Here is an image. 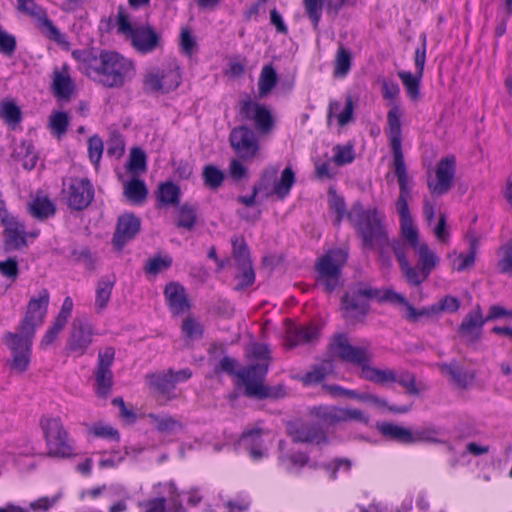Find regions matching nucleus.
I'll return each instance as SVG.
<instances>
[{
	"label": "nucleus",
	"instance_id": "50",
	"mask_svg": "<svg viewBox=\"0 0 512 512\" xmlns=\"http://www.w3.org/2000/svg\"><path fill=\"white\" fill-rule=\"evenodd\" d=\"M112 379V372L95 371V391L98 397H107L112 387Z\"/></svg>",
	"mask_w": 512,
	"mask_h": 512
},
{
	"label": "nucleus",
	"instance_id": "32",
	"mask_svg": "<svg viewBox=\"0 0 512 512\" xmlns=\"http://www.w3.org/2000/svg\"><path fill=\"white\" fill-rule=\"evenodd\" d=\"M149 423L160 433H173L181 428L179 420L167 414H153L147 416Z\"/></svg>",
	"mask_w": 512,
	"mask_h": 512
},
{
	"label": "nucleus",
	"instance_id": "25",
	"mask_svg": "<svg viewBox=\"0 0 512 512\" xmlns=\"http://www.w3.org/2000/svg\"><path fill=\"white\" fill-rule=\"evenodd\" d=\"M306 13L311 20L315 30L318 29L321 18V8L324 6L328 13H336L344 4L345 0H303Z\"/></svg>",
	"mask_w": 512,
	"mask_h": 512
},
{
	"label": "nucleus",
	"instance_id": "11",
	"mask_svg": "<svg viewBox=\"0 0 512 512\" xmlns=\"http://www.w3.org/2000/svg\"><path fill=\"white\" fill-rule=\"evenodd\" d=\"M153 492L157 497L139 502L138 506L143 512H183L173 482L158 483L153 486Z\"/></svg>",
	"mask_w": 512,
	"mask_h": 512
},
{
	"label": "nucleus",
	"instance_id": "58",
	"mask_svg": "<svg viewBox=\"0 0 512 512\" xmlns=\"http://www.w3.org/2000/svg\"><path fill=\"white\" fill-rule=\"evenodd\" d=\"M49 126L54 134L61 136L67 130L68 116L64 112H55L50 116Z\"/></svg>",
	"mask_w": 512,
	"mask_h": 512
},
{
	"label": "nucleus",
	"instance_id": "49",
	"mask_svg": "<svg viewBox=\"0 0 512 512\" xmlns=\"http://www.w3.org/2000/svg\"><path fill=\"white\" fill-rule=\"evenodd\" d=\"M87 431L89 434L95 437L104 438L112 441H119L120 438L119 432L115 428L102 422L90 425Z\"/></svg>",
	"mask_w": 512,
	"mask_h": 512
},
{
	"label": "nucleus",
	"instance_id": "31",
	"mask_svg": "<svg viewBox=\"0 0 512 512\" xmlns=\"http://www.w3.org/2000/svg\"><path fill=\"white\" fill-rule=\"evenodd\" d=\"M379 432L392 440L403 444H411V429L402 427L397 424L382 422L377 425Z\"/></svg>",
	"mask_w": 512,
	"mask_h": 512
},
{
	"label": "nucleus",
	"instance_id": "4",
	"mask_svg": "<svg viewBox=\"0 0 512 512\" xmlns=\"http://www.w3.org/2000/svg\"><path fill=\"white\" fill-rule=\"evenodd\" d=\"M372 298H382L391 303L398 304L402 307L404 313L410 305L400 293L386 290L383 295H380L378 290L372 289L368 285L360 284L343 297L342 307L349 317L364 315L368 308V300Z\"/></svg>",
	"mask_w": 512,
	"mask_h": 512
},
{
	"label": "nucleus",
	"instance_id": "43",
	"mask_svg": "<svg viewBox=\"0 0 512 512\" xmlns=\"http://www.w3.org/2000/svg\"><path fill=\"white\" fill-rule=\"evenodd\" d=\"M233 247V258L237 265L244 266L251 264L249 250L243 237H234L231 241Z\"/></svg>",
	"mask_w": 512,
	"mask_h": 512
},
{
	"label": "nucleus",
	"instance_id": "21",
	"mask_svg": "<svg viewBox=\"0 0 512 512\" xmlns=\"http://www.w3.org/2000/svg\"><path fill=\"white\" fill-rule=\"evenodd\" d=\"M488 322L482 314L480 305H476L463 318L458 328V334L468 343L479 340L484 324Z\"/></svg>",
	"mask_w": 512,
	"mask_h": 512
},
{
	"label": "nucleus",
	"instance_id": "57",
	"mask_svg": "<svg viewBox=\"0 0 512 512\" xmlns=\"http://www.w3.org/2000/svg\"><path fill=\"white\" fill-rule=\"evenodd\" d=\"M356 421L363 424H368L369 416L357 408H340V422Z\"/></svg>",
	"mask_w": 512,
	"mask_h": 512
},
{
	"label": "nucleus",
	"instance_id": "23",
	"mask_svg": "<svg viewBox=\"0 0 512 512\" xmlns=\"http://www.w3.org/2000/svg\"><path fill=\"white\" fill-rule=\"evenodd\" d=\"M139 229L140 220L137 217L132 214L120 216L113 236V245L120 250L128 241L136 236Z\"/></svg>",
	"mask_w": 512,
	"mask_h": 512
},
{
	"label": "nucleus",
	"instance_id": "29",
	"mask_svg": "<svg viewBox=\"0 0 512 512\" xmlns=\"http://www.w3.org/2000/svg\"><path fill=\"white\" fill-rule=\"evenodd\" d=\"M358 402L364 403L381 412L389 410L393 413L403 414L410 410V406L389 405L385 398L373 394L367 390H362L360 400H358Z\"/></svg>",
	"mask_w": 512,
	"mask_h": 512
},
{
	"label": "nucleus",
	"instance_id": "28",
	"mask_svg": "<svg viewBox=\"0 0 512 512\" xmlns=\"http://www.w3.org/2000/svg\"><path fill=\"white\" fill-rule=\"evenodd\" d=\"M167 304L173 314L184 313L189 308L184 288L177 283H169L164 289Z\"/></svg>",
	"mask_w": 512,
	"mask_h": 512
},
{
	"label": "nucleus",
	"instance_id": "35",
	"mask_svg": "<svg viewBox=\"0 0 512 512\" xmlns=\"http://www.w3.org/2000/svg\"><path fill=\"white\" fill-rule=\"evenodd\" d=\"M28 208L30 214L39 220L47 219L55 213V206L47 197H36L29 203Z\"/></svg>",
	"mask_w": 512,
	"mask_h": 512
},
{
	"label": "nucleus",
	"instance_id": "64",
	"mask_svg": "<svg viewBox=\"0 0 512 512\" xmlns=\"http://www.w3.org/2000/svg\"><path fill=\"white\" fill-rule=\"evenodd\" d=\"M114 349L111 347L105 348L98 354V364L96 371L111 372L110 367L114 360Z\"/></svg>",
	"mask_w": 512,
	"mask_h": 512
},
{
	"label": "nucleus",
	"instance_id": "9",
	"mask_svg": "<svg viewBox=\"0 0 512 512\" xmlns=\"http://www.w3.org/2000/svg\"><path fill=\"white\" fill-rule=\"evenodd\" d=\"M347 251L342 248L330 250L316 263L317 282L326 292L333 291L339 284L341 269L347 261Z\"/></svg>",
	"mask_w": 512,
	"mask_h": 512
},
{
	"label": "nucleus",
	"instance_id": "36",
	"mask_svg": "<svg viewBox=\"0 0 512 512\" xmlns=\"http://www.w3.org/2000/svg\"><path fill=\"white\" fill-rule=\"evenodd\" d=\"M147 379L149 385L161 394H169L175 388L172 370L151 374Z\"/></svg>",
	"mask_w": 512,
	"mask_h": 512
},
{
	"label": "nucleus",
	"instance_id": "22",
	"mask_svg": "<svg viewBox=\"0 0 512 512\" xmlns=\"http://www.w3.org/2000/svg\"><path fill=\"white\" fill-rule=\"evenodd\" d=\"M4 226V245L6 250H17L26 245L27 233L23 225L11 215L5 214L2 217Z\"/></svg>",
	"mask_w": 512,
	"mask_h": 512
},
{
	"label": "nucleus",
	"instance_id": "24",
	"mask_svg": "<svg viewBox=\"0 0 512 512\" xmlns=\"http://www.w3.org/2000/svg\"><path fill=\"white\" fill-rule=\"evenodd\" d=\"M318 337V329L313 325L289 324L286 329L285 346L293 348L297 345L312 343Z\"/></svg>",
	"mask_w": 512,
	"mask_h": 512
},
{
	"label": "nucleus",
	"instance_id": "45",
	"mask_svg": "<svg viewBox=\"0 0 512 512\" xmlns=\"http://www.w3.org/2000/svg\"><path fill=\"white\" fill-rule=\"evenodd\" d=\"M331 372L332 366L329 362L320 366H315L302 377V382L305 385L318 384L323 381Z\"/></svg>",
	"mask_w": 512,
	"mask_h": 512
},
{
	"label": "nucleus",
	"instance_id": "53",
	"mask_svg": "<svg viewBox=\"0 0 512 512\" xmlns=\"http://www.w3.org/2000/svg\"><path fill=\"white\" fill-rule=\"evenodd\" d=\"M183 335L190 340L201 338L203 333L202 325L192 317H186L181 326Z\"/></svg>",
	"mask_w": 512,
	"mask_h": 512
},
{
	"label": "nucleus",
	"instance_id": "62",
	"mask_svg": "<svg viewBox=\"0 0 512 512\" xmlns=\"http://www.w3.org/2000/svg\"><path fill=\"white\" fill-rule=\"evenodd\" d=\"M205 184L210 188H217L223 181V173L214 166H206L203 170Z\"/></svg>",
	"mask_w": 512,
	"mask_h": 512
},
{
	"label": "nucleus",
	"instance_id": "2",
	"mask_svg": "<svg viewBox=\"0 0 512 512\" xmlns=\"http://www.w3.org/2000/svg\"><path fill=\"white\" fill-rule=\"evenodd\" d=\"M86 60L88 76L107 88H120L135 75L133 62L114 51H102Z\"/></svg>",
	"mask_w": 512,
	"mask_h": 512
},
{
	"label": "nucleus",
	"instance_id": "17",
	"mask_svg": "<svg viewBox=\"0 0 512 512\" xmlns=\"http://www.w3.org/2000/svg\"><path fill=\"white\" fill-rule=\"evenodd\" d=\"M332 353L341 360L357 365L363 369L372 357L367 347L353 346L345 336H338L331 344Z\"/></svg>",
	"mask_w": 512,
	"mask_h": 512
},
{
	"label": "nucleus",
	"instance_id": "38",
	"mask_svg": "<svg viewBox=\"0 0 512 512\" xmlns=\"http://www.w3.org/2000/svg\"><path fill=\"white\" fill-rule=\"evenodd\" d=\"M72 88L70 76L65 69L54 72L53 89L57 97L68 98L72 93Z\"/></svg>",
	"mask_w": 512,
	"mask_h": 512
},
{
	"label": "nucleus",
	"instance_id": "48",
	"mask_svg": "<svg viewBox=\"0 0 512 512\" xmlns=\"http://www.w3.org/2000/svg\"><path fill=\"white\" fill-rule=\"evenodd\" d=\"M294 182V172L290 167H286L281 174L280 180L275 184L274 193L279 198H284L289 193Z\"/></svg>",
	"mask_w": 512,
	"mask_h": 512
},
{
	"label": "nucleus",
	"instance_id": "59",
	"mask_svg": "<svg viewBox=\"0 0 512 512\" xmlns=\"http://www.w3.org/2000/svg\"><path fill=\"white\" fill-rule=\"evenodd\" d=\"M128 169L133 172H143L146 169V157L139 148H133L130 153Z\"/></svg>",
	"mask_w": 512,
	"mask_h": 512
},
{
	"label": "nucleus",
	"instance_id": "37",
	"mask_svg": "<svg viewBox=\"0 0 512 512\" xmlns=\"http://www.w3.org/2000/svg\"><path fill=\"white\" fill-rule=\"evenodd\" d=\"M124 195L134 204L142 203L147 196V189L143 181L132 179L124 183Z\"/></svg>",
	"mask_w": 512,
	"mask_h": 512
},
{
	"label": "nucleus",
	"instance_id": "27",
	"mask_svg": "<svg viewBox=\"0 0 512 512\" xmlns=\"http://www.w3.org/2000/svg\"><path fill=\"white\" fill-rule=\"evenodd\" d=\"M439 368L441 373L448 377L449 381L453 385L461 389L469 387L475 379V375L472 371L465 370L454 362L450 364H441Z\"/></svg>",
	"mask_w": 512,
	"mask_h": 512
},
{
	"label": "nucleus",
	"instance_id": "12",
	"mask_svg": "<svg viewBox=\"0 0 512 512\" xmlns=\"http://www.w3.org/2000/svg\"><path fill=\"white\" fill-rule=\"evenodd\" d=\"M95 334L94 326L86 317L74 318L69 329L66 351L75 357L83 356L93 343Z\"/></svg>",
	"mask_w": 512,
	"mask_h": 512
},
{
	"label": "nucleus",
	"instance_id": "41",
	"mask_svg": "<svg viewBox=\"0 0 512 512\" xmlns=\"http://www.w3.org/2000/svg\"><path fill=\"white\" fill-rule=\"evenodd\" d=\"M63 496H64L63 489H58L51 496H42V497H39L38 499L30 502L29 510H31L33 512L48 511L49 509H51L55 505H57L61 501Z\"/></svg>",
	"mask_w": 512,
	"mask_h": 512
},
{
	"label": "nucleus",
	"instance_id": "46",
	"mask_svg": "<svg viewBox=\"0 0 512 512\" xmlns=\"http://www.w3.org/2000/svg\"><path fill=\"white\" fill-rule=\"evenodd\" d=\"M312 414L325 424L340 422V407L319 406L312 409Z\"/></svg>",
	"mask_w": 512,
	"mask_h": 512
},
{
	"label": "nucleus",
	"instance_id": "20",
	"mask_svg": "<svg viewBox=\"0 0 512 512\" xmlns=\"http://www.w3.org/2000/svg\"><path fill=\"white\" fill-rule=\"evenodd\" d=\"M19 11L29 15L37 21L38 27L42 33L52 40L61 42L63 40L62 34L48 19L47 14L43 8L38 6L34 0H17Z\"/></svg>",
	"mask_w": 512,
	"mask_h": 512
},
{
	"label": "nucleus",
	"instance_id": "30",
	"mask_svg": "<svg viewBox=\"0 0 512 512\" xmlns=\"http://www.w3.org/2000/svg\"><path fill=\"white\" fill-rule=\"evenodd\" d=\"M360 376L361 378L378 385L394 383V380L396 379L395 370L373 367L370 366L369 363L363 366V369L360 372Z\"/></svg>",
	"mask_w": 512,
	"mask_h": 512
},
{
	"label": "nucleus",
	"instance_id": "54",
	"mask_svg": "<svg viewBox=\"0 0 512 512\" xmlns=\"http://www.w3.org/2000/svg\"><path fill=\"white\" fill-rule=\"evenodd\" d=\"M239 272L236 274V289L242 290L246 287L252 285L255 280V273L252 268V264L239 266L238 267Z\"/></svg>",
	"mask_w": 512,
	"mask_h": 512
},
{
	"label": "nucleus",
	"instance_id": "7",
	"mask_svg": "<svg viewBox=\"0 0 512 512\" xmlns=\"http://www.w3.org/2000/svg\"><path fill=\"white\" fill-rule=\"evenodd\" d=\"M116 27L117 32L130 40L140 53H150L161 46L160 34L148 25H133L123 11L118 12Z\"/></svg>",
	"mask_w": 512,
	"mask_h": 512
},
{
	"label": "nucleus",
	"instance_id": "15",
	"mask_svg": "<svg viewBox=\"0 0 512 512\" xmlns=\"http://www.w3.org/2000/svg\"><path fill=\"white\" fill-rule=\"evenodd\" d=\"M62 193L69 207L81 210L93 199V188L84 178H68L63 182Z\"/></svg>",
	"mask_w": 512,
	"mask_h": 512
},
{
	"label": "nucleus",
	"instance_id": "42",
	"mask_svg": "<svg viewBox=\"0 0 512 512\" xmlns=\"http://www.w3.org/2000/svg\"><path fill=\"white\" fill-rule=\"evenodd\" d=\"M0 117L10 126H16L21 121L20 108L10 100H3L0 104Z\"/></svg>",
	"mask_w": 512,
	"mask_h": 512
},
{
	"label": "nucleus",
	"instance_id": "16",
	"mask_svg": "<svg viewBox=\"0 0 512 512\" xmlns=\"http://www.w3.org/2000/svg\"><path fill=\"white\" fill-rule=\"evenodd\" d=\"M426 62V36H422L421 47L415 50L414 64L415 73L412 74L408 71L398 72V76L406 90L409 98L416 100L419 96V85L423 76L424 66Z\"/></svg>",
	"mask_w": 512,
	"mask_h": 512
},
{
	"label": "nucleus",
	"instance_id": "61",
	"mask_svg": "<svg viewBox=\"0 0 512 512\" xmlns=\"http://www.w3.org/2000/svg\"><path fill=\"white\" fill-rule=\"evenodd\" d=\"M395 378L394 382L399 383L403 388H405L407 393L414 395L419 393V389L415 385V377L411 373L406 371H395Z\"/></svg>",
	"mask_w": 512,
	"mask_h": 512
},
{
	"label": "nucleus",
	"instance_id": "14",
	"mask_svg": "<svg viewBox=\"0 0 512 512\" xmlns=\"http://www.w3.org/2000/svg\"><path fill=\"white\" fill-rule=\"evenodd\" d=\"M48 304L49 293L46 289H43L37 297L30 299L25 317L19 323L17 329L30 335H35L36 328L44 322Z\"/></svg>",
	"mask_w": 512,
	"mask_h": 512
},
{
	"label": "nucleus",
	"instance_id": "40",
	"mask_svg": "<svg viewBox=\"0 0 512 512\" xmlns=\"http://www.w3.org/2000/svg\"><path fill=\"white\" fill-rule=\"evenodd\" d=\"M176 225L186 230L193 229L196 223V209L189 204L181 205L176 211Z\"/></svg>",
	"mask_w": 512,
	"mask_h": 512
},
{
	"label": "nucleus",
	"instance_id": "60",
	"mask_svg": "<svg viewBox=\"0 0 512 512\" xmlns=\"http://www.w3.org/2000/svg\"><path fill=\"white\" fill-rule=\"evenodd\" d=\"M328 203L330 209L336 214V222L339 223L346 212L343 199L333 189H329Z\"/></svg>",
	"mask_w": 512,
	"mask_h": 512
},
{
	"label": "nucleus",
	"instance_id": "1",
	"mask_svg": "<svg viewBox=\"0 0 512 512\" xmlns=\"http://www.w3.org/2000/svg\"><path fill=\"white\" fill-rule=\"evenodd\" d=\"M409 199L410 191L399 193L396 201V210L400 216L401 236L417 258V265L415 267L409 263L403 243L397 240L389 243L382 224L383 216L377 211H365L360 204H355L348 213V219L359 231L365 248L376 249L381 260L388 262L389 256L386 250L390 247L395 254L407 283L412 286H419L437 267L440 259L435 251L419 238L418 230L414 226L409 212Z\"/></svg>",
	"mask_w": 512,
	"mask_h": 512
},
{
	"label": "nucleus",
	"instance_id": "51",
	"mask_svg": "<svg viewBox=\"0 0 512 512\" xmlns=\"http://www.w3.org/2000/svg\"><path fill=\"white\" fill-rule=\"evenodd\" d=\"M350 65L351 57L349 52L345 48L339 47L335 59L334 75L337 77L345 76L350 70Z\"/></svg>",
	"mask_w": 512,
	"mask_h": 512
},
{
	"label": "nucleus",
	"instance_id": "10",
	"mask_svg": "<svg viewBox=\"0 0 512 512\" xmlns=\"http://www.w3.org/2000/svg\"><path fill=\"white\" fill-rule=\"evenodd\" d=\"M181 81L179 68L175 63L149 69L143 79L145 92L165 94L176 89Z\"/></svg>",
	"mask_w": 512,
	"mask_h": 512
},
{
	"label": "nucleus",
	"instance_id": "3",
	"mask_svg": "<svg viewBox=\"0 0 512 512\" xmlns=\"http://www.w3.org/2000/svg\"><path fill=\"white\" fill-rule=\"evenodd\" d=\"M248 354L260 362L249 366L237 373V377L245 387V394L249 397L266 398L283 396L284 392H272L263 385L264 377L268 370L269 350L264 344L254 343L250 346Z\"/></svg>",
	"mask_w": 512,
	"mask_h": 512
},
{
	"label": "nucleus",
	"instance_id": "55",
	"mask_svg": "<svg viewBox=\"0 0 512 512\" xmlns=\"http://www.w3.org/2000/svg\"><path fill=\"white\" fill-rule=\"evenodd\" d=\"M460 308V301L451 295H446L433 304V310L440 313H455Z\"/></svg>",
	"mask_w": 512,
	"mask_h": 512
},
{
	"label": "nucleus",
	"instance_id": "6",
	"mask_svg": "<svg viewBox=\"0 0 512 512\" xmlns=\"http://www.w3.org/2000/svg\"><path fill=\"white\" fill-rule=\"evenodd\" d=\"M39 425L49 456L69 458L75 455L73 441L59 417L45 415L41 417Z\"/></svg>",
	"mask_w": 512,
	"mask_h": 512
},
{
	"label": "nucleus",
	"instance_id": "8",
	"mask_svg": "<svg viewBox=\"0 0 512 512\" xmlns=\"http://www.w3.org/2000/svg\"><path fill=\"white\" fill-rule=\"evenodd\" d=\"M34 335L19 331L6 332L2 337L3 344L10 352L7 365L11 372L25 373L30 365Z\"/></svg>",
	"mask_w": 512,
	"mask_h": 512
},
{
	"label": "nucleus",
	"instance_id": "56",
	"mask_svg": "<svg viewBox=\"0 0 512 512\" xmlns=\"http://www.w3.org/2000/svg\"><path fill=\"white\" fill-rule=\"evenodd\" d=\"M172 263V259L168 256H158L151 258L147 261L145 265V271L148 274L156 275L162 271L167 270Z\"/></svg>",
	"mask_w": 512,
	"mask_h": 512
},
{
	"label": "nucleus",
	"instance_id": "52",
	"mask_svg": "<svg viewBox=\"0 0 512 512\" xmlns=\"http://www.w3.org/2000/svg\"><path fill=\"white\" fill-rule=\"evenodd\" d=\"M476 255V244L471 242L470 251L468 254L455 255L452 260L453 269L457 271H464L474 265Z\"/></svg>",
	"mask_w": 512,
	"mask_h": 512
},
{
	"label": "nucleus",
	"instance_id": "33",
	"mask_svg": "<svg viewBox=\"0 0 512 512\" xmlns=\"http://www.w3.org/2000/svg\"><path fill=\"white\" fill-rule=\"evenodd\" d=\"M290 433L296 442L320 443L324 439L322 431L318 427L309 424H301L291 430Z\"/></svg>",
	"mask_w": 512,
	"mask_h": 512
},
{
	"label": "nucleus",
	"instance_id": "18",
	"mask_svg": "<svg viewBox=\"0 0 512 512\" xmlns=\"http://www.w3.org/2000/svg\"><path fill=\"white\" fill-rule=\"evenodd\" d=\"M230 144L241 159L249 160L259 153V143L255 133L246 126L234 128L230 133Z\"/></svg>",
	"mask_w": 512,
	"mask_h": 512
},
{
	"label": "nucleus",
	"instance_id": "13",
	"mask_svg": "<svg viewBox=\"0 0 512 512\" xmlns=\"http://www.w3.org/2000/svg\"><path fill=\"white\" fill-rule=\"evenodd\" d=\"M455 171V157L446 156L442 158L437 163L434 174H428L427 186L431 195L441 196L446 194L452 187Z\"/></svg>",
	"mask_w": 512,
	"mask_h": 512
},
{
	"label": "nucleus",
	"instance_id": "39",
	"mask_svg": "<svg viewBox=\"0 0 512 512\" xmlns=\"http://www.w3.org/2000/svg\"><path fill=\"white\" fill-rule=\"evenodd\" d=\"M411 444L416 443H441L438 438L440 431L434 426H424L411 430Z\"/></svg>",
	"mask_w": 512,
	"mask_h": 512
},
{
	"label": "nucleus",
	"instance_id": "47",
	"mask_svg": "<svg viewBox=\"0 0 512 512\" xmlns=\"http://www.w3.org/2000/svg\"><path fill=\"white\" fill-rule=\"evenodd\" d=\"M179 187L171 182L162 183L157 192L158 200L163 204H176L179 199Z\"/></svg>",
	"mask_w": 512,
	"mask_h": 512
},
{
	"label": "nucleus",
	"instance_id": "26",
	"mask_svg": "<svg viewBox=\"0 0 512 512\" xmlns=\"http://www.w3.org/2000/svg\"><path fill=\"white\" fill-rule=\"evenodd\" d=\"M262 431L260 429H251L244 431L236 447H244L253 460H259L265 455V448L261 439Z\"/></svg>",
	"mask_w": 512,
	"mask_h": 512
},
{
	"label": "nucleus",
	"instance_id": "5",
	"mask_svg": "<svg viewBox=\"0 0 512 512\" xmlns=\"http://www.w3.org/2000/svg\"><path fill=\"white\" fill-rule=\"evenodd\" d=\"M390 109L387 113V136L393 152L394 173L399 184V193L410 191L408 185V175L404 162V156L401 149V121L402 111L395 103L389 104Z\"/></svg>",
	"mask_w": 512,
	"mask_h": 512
},
{
	"label": "nucleus",
	"instance_id": "19",
	"mask_svg": "<svg viewBox=\"0 0 512 512\" xmlns=\"http://www.w3.org/2000/svg\"><path fill=\"white\" fill-rule=\"evenodd\" d=\"M240 114L243 118L253 121L259 133L266 134L271 131L273 116L266 106L251 100H244L241 102Z\"/></svg>",
	"mask_w": 512,
	"mask_h": 512
},
{
	"label": "nucleus",
	"instance_id": "63",
	"mask_svg": "<svg viewBox=\"0 0 512 512\" xmlns=\"http://www.w3.org/2000/svg\"><path fill=\"white\" fill-rule=\"evenodd\" d=\"M103 152V142L97 137H90L88 140V154L91 162L97 165L101 159Z\"/></svg>",
	"mask_w": 512,
	"mask_h": 512
},
{
	"label": "nucleus",
	"instance_id": "34",
	"mask_svg": "<svg viewBox=\"0 0 512 512\" xmlns=\"http://www.w3.org/2000/svg\"><path fill=\"white\" fill-rule=\"evenodd\" d=\"M114 282L109 278H103L99 280L96 287V296L94 302V308L96 313L100 314L107 307L108 302L111 298Z\"/></svg>",
	"mask_w": 512,
	"mask_h": 512
},
{
	"label": "nucleus",
	"instance_id": "44",
	"mask_svg": "<svg viewBox=\"0 0 512 512\" xmlns=\"http://www.w3.org/2000/svg\"><path fill=\"white\" fill-rule=\"evenodd\" d=\"M277 76L275 70L271 66H264L260 73L258 89L261 97L266 96L276 85Z\"/></svg>",
	"mask_w": 512,
	"mask_h": 512
}]
</instances>
